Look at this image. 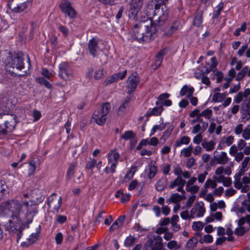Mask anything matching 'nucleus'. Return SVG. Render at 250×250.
<instances>
[{
	"label": "nucleus",
	"instance_id": "nucleus-1",
	"mask_svg": "<svg viewBox=\"0 0 250 250\" xmlns=\"http://www.w3.org/2000/svg\"><path fill=\"white\" fill-rule=\"evenodd\" d=\"M168 0H151L149 5L154 7L152 23L159 30L164 29L168 17V9L165 5Z\"/></svg>",
	"mask_w": 250,
	"mask_h": 250
},
{
	"label": "nucleus",
	"instance_id": "nucleus-2",
	"mask_svg": "<svg viewBox=\"0 0 250 250\" xmlns=\"http://www.w3.org/2000/svg\"><path fill=\"white\" fill-rule=\"evenodd\" d=\"M23 204L17 199H8L0 204V216L19 218L23 212Z\"/></svg>",
	"mask_w": 250,
	"mask_h": 250
},
{
	"label": "nucleus",
	"instance_id": "nucleus-3",
	"mask_svg": "<svg viewBox=\"0 0 250 250\" xmlns=\"http://www.w3.org/2000/svg\"><path fill=\"white\" fill-rule=\"evenodd\" d=\"M28 63V70L31 67L29 56L21 52L15 53L11 56V61L6 64L7 68H16L21 70L25 68V60Z\"/></svg>",
	"mask_w": 250,
	"mask_h": 250
},
{
	"label": "nucleus",
	"instance_id": "nucleus-4",
	"mask_svg": "<svg viewBox=\"0 0 250 250\" xmlns=\"http://www.w3.org/2000/svg\"><path fill=\"white\" fill-rule=\"evenodd\" d=\"M41 193L40 190L34 189L32 191L31 195L36 200L32 201L30 205L29 202L27 201L23 202L22 203L23 207L24 206L26 208V217L30 215L34 216L38 212V205L40 203L42 202L44 199V197Z\"/></svg>",
	"mask_w": 250,
	"mask_h": 250
},
{
	"label": "nucleus",
	"instance_id": "nucleus-5",
	"mask_svg": "<svg viewBox=\"0 0 250 250\" xmlns=\"http://www.w3.org/2000/svg\"><path fill=\"white\" fill-rule=\"evenodd\" d=\"M5 229L10 235H16L17 242L22 235V231L24 229V225L21 217L10 219L5 224Z\"/></svg>",
	"mask_w": 250,
	"mask_h": 250
},
{
	"label": "nucleus",
	"instance_id": "nucleus-6",
	"mask_svg": "<svg viewBox=\"0 0 250 250\" xmlns=\"http://www.w3.org/2000/svg\"><path fill=\"white\" fill-rule=\"evenodd\" d=\"M111 108L109 103L105 102L101 104L100 108L93 113L92 118L99 125H103L106 121V116Z\"/></svg>",
	"mask_w": 250,
	"mask_h": 250
},
{
	"label": "nucleus",
	"instance_id": "nucleus-7",
	"mask_svg": "<svg viewBox=\"0 0 250 250\" xmlns=\"http://www.w3.org/2000/svg\"><path fill=\"white\" fill-rule=\"evenodd\" d=\"M152 21H139L134 24L132 27V36L136 40L140 39L143 33H145L148 30V27L151 25Z\"/></svg>",
	"mask_w": 250,
	"mask_h": 250
},
{
	"label": "nucleus",
	"instance_id": "nucleus-8",
	"mask_svg": "<svg viewBox=\"0 0 250 250\" xmlns=\"http://www.w3.org/2000/svg\"><path fill=\"white\" fill-rule=\"evenodd\" d=\"M120 157L119 153L116 150H112L108 154V163L110 164L109 167H106L104 171L108 174L109 173H114L116 171V168L118 164V160Z\"/></svg>",
	"mask_w": 250,
	"mask_h": 250
},
{
	"label": "nucleus",
	"instance_id": "nucleus-9",
	"mask_svg": "<svg viewBox=\"0 0 250 250\" xmlns=\"http://www.w3.org/2000/svg\"><path fill=\"white\" fill-rule=\"evenodd\" d=\"M159 31L160 30L153 23H151V25L148 27V30L145 33H143L141 35L142 37L140 39H137V41L140 43L148 42L155 38Z\"/></svg>",
	"mask_w": 250,
	"mask_h": 250
},
{
	"label": "nucleus",
	"instance_id": "nucleus-10",
	"mask_svg": "<svg viewBox=\"0 0 250 250\" xmlns=\"http://www.w3.org/2000/svg\"><path fill=\"white\" fill-rule=\"evenodd\" d=\"M99 39L95 37L90 39L87 43V48L86 50L92 58H95L98 56L99 52L101 48L99 45Z\"/></svg>",
	"mask_w": 250,
	"mask_h": 250
},
{
	"label": "nucleus",
	"instance_id": "nucleus-11",
	"mask_svg": "<svg viewBox=\"0 0 250 250\" xmlns=\"http://www.w3.org/2000/svg\"><path fill=\"white\" fill-rule=\"evenodd\" d=\"M61 11L71 19L75 18L77 16V12L72 7L70 2L68 0H63L60 5Z\"/></svg>",
	"mask_w": 250,
	"mask_h": 250
},
{
	"label": "nucleus",
	"instance_id": "nucleus-12",
	"mask_svg": "<svg viewBox=\"0 0 250 250\" xmlns=\"http://www.w3.org/2000/svg\"><path fill=\"white\" fill-rule=\"evenodd\" d=\"M59 76L62 79L67 81L72 77V71L71 66L66 62H62L59 66Z\"/></svg>",
	"mask_w": 250,
	"mask_h": 250
},
{
	"label": "nucleus",
	"instance_id": "nucleus-13",
	"mask_svg": "<svg viewBox=\"0 0 250 250\" xmlns=\"http://www.w3.org/2000/svg\"><path fill=\"white\" fill-rule=\"evenodd\" d=\"M143 0H131L129 3V9L128 16L129 18H134L143 6Z\"/></svg>",
	"mask_w": 250,
	"mask_h": 250
},
{
	"label": "nucleus",
	"instance_id": "nucleus-14",
	"mask_svg": "<svg viewBox=\"0 0 250 250\" xmlns=\"http://www.w3.org/2000/svg\"><path fill=\"white\" fill-rule=\"evenodd\" d=\"M139 78L137 76V74L134 75L132 74L129 76L127 80V85L126 86L128 91L127 93L130 94L133 93L139 83Z\"/></svg>",
	"mask_w": 250,
	"mask_h": 250
},
{
	"label": "nucleus",
	"instance_id": "nucleus-15",
	"mask_svg": "<svg viewBox=\"0 0 250 250\" xmlns=\"http://www.w3.org/2000/svg\"><path fill=\"white\" fill-rule=\"evenodd\" d=\"M32 3V0H22L18 3L17 5L11 8L10 10L15 13H21L25 10Z\"/></svg>",
	"mask_w": 250,
	"mask_h": 250
},
{
	"label": "nucleus",
	"instance_id": "nucleus-16",
	"mask_svg": "<svg viewBox=\"0 0 250 250\" xmlns=\"http://www.w3.org/2000/svg\"><path fill=\"white\" fill-rule=\"evenodd\" d=\"M156 106L153 108L149 109L146 112L145 116L147 118L146 120V121H148L149 118L152 116H158L162 114L164 110L163 107H162L161 104H159L158 102H156Z\"/></svg>",
	"mask_w": 250,
	"mask_h": 250
},
{
	"label": "nucleus",
	"instance_id": "nucleus-17",
	"mask_svg": "<svg viewBox=\"0 0 250 250\" xmlns=\"http://www.w3.org/2000/svg\"><path fill=\"white\" fill-rule=\"evenodd\" d=\"M17 116L15 114H11L9 118L5 121L4 127L7 129L8 133L12 132L15 129L17 123Z\"/></svg>",
	"mask_w": 250,
	"mask_h": 250
},
{
	"label": "nucleus",
	"instance_id": "nucleus-18",
	"mask_svg": "<svg viewBox=\"0 0 250 250\" xmlns=\"http://www.w3.org/2000/svg\"><path fill=\"white\" fill-rule=\"evenodd\" d=\"M169 96L170 94L167 93L161 94L158 97V100L156 102H158L159 104H161L163 107L164 106H170L172 104V101L167 99Z\"/></svg>",
	"mask_w": 250,
	"mask_h": 250
},
{
	"label": "nucleus",
	"instance_id": "nucleus-19",
	"mask_svg": "<svg viewBox=\"0 0 250 250\" xmlns=\"http://www.w3.org/2000/svg\"><path fill=\"white\" fill-rule=\"evenodd\" d=\"M168 179L166 177H162L155 184V188L158 191H163L167 187Z\"/></svg>",
	"mask_w": 250,
	"mask_h": 250
},
{
	"label": "nucleus",
	"instance_id": "nucleus-20",
	"mask_svg": "<svg viewBox=\"0 0 250 250\" xmlns=\"http://www.w3.org/2000/svg\"><path fill=\"white\" fill-rule=\"evenodd\" d=\"M194 88L192 86L184 85L180 91L181 96H186L187 98H190L193 94Z\"/></svg>",
	"mask_w": 250,
	"mask_h": 250
},
{
	"label": "nucleus",
	"instance_id": "nucleus-21",
	"mask_svg": "<svg viewBox=\"0 0 250 250\" xmlns=\"http://www.w3.org/2000/svg\"><path fill=\"white\" fill-rule=\"evenodd\" d=\"M203 12L202 10H198L196 12L192 22V24L194 26L197 27H199L201 26L203 22Z\"/></svg>",
	"mask_w": 250,
	"mask_h": 250
},
{
	"label": "nucleus",
	"instance_id": "nucleus-22",
	"mask_svg": "<svg viewBox=\"0 0 250 250\" xmlns=\"http://www.w3.org/2000/svg\"><path fill=\"white\" fill-rule=\"evenodd\" d=\"M177 31H178V29L172 24L170 27H168L167 22H166V27L164 29L160 30L159 32H163V36L169 37L173 35Z\"/></svg>",
	"mask_w": 250,
	"mask_h": 250
},
{
	"label": "nucleus",
	"instance_id": "nucleus-23",
	"mask_svg": "<svg viewBox=\"0 0 250 250\" xmlns=\"http://www.w3.org/2000/svg\"><path fill=\"white\" fill-rule=\"evenodd\" d=\"M168 49L167 48H165L162 50H161L157 54L156 58V59L155 60V63L156 65L158 67L160 66L163 60L164 56L166 55L167 53Z\"/></svg>",
	"mask_w": 250,
	"mask_h": 250
},
{
	"label": "nucleus",
	"instance_id": "nucleus-24",
	"mask_svg": "<svg viewBox=\"0 0 250 250\" xmlns=\"http://www.w3.org/2000/svg\"><path fill=\"white\" fill-rule=\"evenodd\" d=\"M168 49L167 48H165L162 50H161L157 54L156 58V59L155 60V63L156 65L158 67L160 66L163 60L164 56L166 55L167 53Z\"/></svg>",
	"mask_w": 250,
	"mask_h": 250
},
{
	"label": "nucleus",
	"instance_id": "nucleus-25",
	"mask_svg": "<svg viewBox=\"0 0 250 250\" xmlns=\"http://www.w3.org/2000/svg\"><path fill=\"white\" fill-rule=\"evenodd\" d=\"M168 49L167 48H165L162 50H161L157 54L156 58V59L155 60V63L156 65L158 67L160 66L163 60L164 56L166 55L167 53Z\"/></svg>",
	"mask_w": 250,
	"mask_h": 250
},
{
	"label": "nucleus",
	"instance_id": "nucleus-26",
	"mask_svg": "<svg viewBox=\"0 0 250 250\" xmlns=\"http://www.w3.org/2000/svg\"><path fill=\"white\" fill-rule=\"evenodd\" d=\"M168 49L167 48H165L162 50H161L157 54L156 58V59L155 60V63L156 65L158 67L160 66L163 60L164 56L166 55L167 53Z\"/></svg>",
	"mask_w": 250,
	"mask_h": 250
},
{
	"label": "nucleus",
	"instance_id": "nucleus-27",
	"mask_svg": "<svg viewBox=\"0 0 250 250\" xmlns=\"http://www.w3.org/2000/svg\"><path fill=\"white\" fill-rule=\"evenodd\" d=\"M214 159H215L218 164L221 165H225L229 161V158L225 152H222L220 154H219L218 156H214Z\"/></svg>",
	"mask_w": 250,
	"mask_h": 250
},
{
	"label": "nucleus",
	"instance_id": "nucleus-28",
	"mask_svg": "<svg viewBox=\"0 0 250 250\" xmlns=\"http://www.w3.org/2000/svg\"><path fill=\"white\" fill-rule=\"evenodd\" d=\"M190 141V139L188 136H184L182 137L179 140H177L174 144V146L178 147L182 145H188Z\"/></svg>",
	"mask_w": 250,
	"mask_h": 250
},
{
	"label": "nucleus",
	"instance_id": "nucleus-29",
	"mask_svg": "<svg viewBox=\"0 0 250 250\" xmlns=\"http://www.w3.org/2000/svg\"><path fill=\"white\" fill-rule=\"evenodd\" d=\"M185 183L186 181L183 179L181 176H178L174 181L170 183L169 188H173L176 186L182 185V186H184Z\"/></svg>",
	"mask_w": 250,
	"mask_h": 250
},
{
	"label": "nucleus",
	"instance_id": "nucleus-30",
	"mask_svg": "<svg viewBox=\"0 0 250 250\" xmlns=\"http://www.w3.org/2000/svg\"><path fill=\"white\" fill-rule=\"evenodd\" d=\"M36 82L40 83L42 85H44L48 89H51L52 85L47 80H46L44 77H38L36 78Z\"/></svg>",
	"mask_w": 250,
	"mask_h": 250
},
{
	"label": "nucleus",
	"instance_id": "nucleus-31",
	"mask_svg": "<svg viewBox=\"0 0 250 250\" xmlns=\"http://www.w3.org/2000/svg\"><path fill=\"white\" fill-rule=\"evenodd\" d=\"M136 138L135 133L132 130H128L125 131L124 134H123L121 139H124L125 141L130 140L132 139H135Z\"/></svg>",
	"mask_w": 250,
	"mask_h": 250
},
{
	"label": "nucleus",
	"instance_id": "nucleus-32",
	"mask_svg": "<svg viewBox=\"0 0 250 250\" xmlns=\"http://www.w3.org/2000/svg\"><path fill=\"white\" fill-rule=\"evenodd\" d=\"M8 192V187L6 182L0 179V199H2L4 194Z\"/></svg>",
	"mask_w": 250,
	"mask_h": 250
},
{
	"label": "nucleus",
	"instance_id": "nucleus-33",
	"mask_svg": "<svg viewBox=\"0 0 250 250\" xmlns=\"http://www.w3.org/2000/svg\"><path fill=\"white\" fill-rule=\"evenodd\" d=\"M40 231L41 226L39 225L38 228L36 229V232L31 234L27 239V240L30 241L33 244H34L38 240Z\"/></svg>",
	"mask_w": 250,
	"mask_h": 250
},
{
	"label": "nucleus",
	"instance_id": "nucleus-34",
	"mask_svg": "<svg viewBox=\"0 0 250 250\" xmlns=\"http://www.w3.org/2000/svg\"><path fill=\"white\" fill-rule=\"evenodd\" d=\"M201 145L207 151H209L214 149L215 143L212 140L209 142L204 141L202 143Z\"/></svg>",
	"mask_w": 250,
	"mask_h": 250
},
{
	"label": "nucleus",
	"instance_id": "nucleus-35",
	"mask_svg": "<svg viewBox=\"0 0 250 250\" xmlns=\"http://www.w3.org/2000/svg\"><path fill=\"white\" fill-rule=\"evenodd\" d=\"M198 243V239L196 237H193L187 242L186 246L189 249L193 250Z\"/></svg>",
	"mask_w": 250,
	"mask_h": 250
},
{
	"label": "nucleus",
	"instance_id": "nucleus-36",
	"mask_svg": "<svg viewBox=\"0 0 250 250\" xmlns=\"http://www.w3.org/2000/svg\"><path fill=\"white\" fill-rule=\"evenodd\" d=\"M76 163L71 164L66 173V178L68 180L70 179L74 175L75 173V167Z\"/></svg>",
	"mask_w": 250,
	"mask_h": 250
},
{
	"label": "nucleus",
	"instance_id": "nucleus-37",
	"mask_svg": "<svg viewBox=\"0 0 250 250\" xmlns=\"http://www.w3.org/2000/svg\"><path fill=\"white\" fill-rule=\"evenodd\" d=\"M157 167L155 165H150L149 167V171L148 173V177L151 179L155 177L157 172Z\"/></svg>",
	"mask_w": 250,
	"mask_h": 250
},
{
	"label": "nucleus",
	"instance_id": "nucleus-38",
	"mask_svg": "<svg viewBox=\"0 0 250 250\" xmlns=\"http://www.w3.org/2000/svg\"><path fill=\"white\" fill-rule=\"evenodd\" d=\"M167 123H165L162 124L161 125H155L153 126L152 129H151L150 133V136H152L155 134V133L156 132L157 130H160L162 131L164 130L166 127Z\"/></svg>",
	"mask_w": 250,
	"mask_h": 250
},
{
	"label": "nucleus",
	"instance_id": "nucleus-39",
	"mask_svg": "<svg viewBox=\"0 0 250 250\" xmlns=\"http://www.w3.org/2000/svg\"><path fill=\"white\" fill-rule=\"evenodd\" d=\"M136 238L131 235L127 236L124 242V246L125 247H130L135 243Z\"/></svg>",
	"mask_w": 250,
	"mask_h": 250
},
{
	"label": "nucleus",
	"instance_id": "nucleus-40",
	"mask_svg": "<svg viewBox=\"0 0 250 250\" xmlns=\"http://www.w3.org/2000/svg\"><path fill=\"white\" fill-rule=\"evenodd\" d=\"M174 127V126L172 125L168 126L167 130L164 132L161 139H163L165 141H166L170 136Z\"/></svg>",
	"mask_w": 250,
	"mask_h": 250
},
{
	"label": "nucleus",
	"instance_id": "nucleus-41",
	"mask_svg": "<svg viewBox=\"0 0 250 250\" xmlns=\"http://www.w3.org/2000/svg\"><path fill=\"white\" fill-rule=\"evenodd\" d=\"M224 3L220 2L216 7L217 9L215 10L213 12L212 18L217 19L220 15L221 11L223 9Z\"/></svg>",
	"mask_w": 250,
	"mask_h": 250
},
{
	"label": "nucleus",
	"instance_id": "nucleus-42",
	"mask_svg": "<svg viewBox=\"0 0 250 250\" xmlns=\"http://www.w3.org/2000/svg\"><path fill=\"white\" fill-rule=\"evenodd\" d=\"M241 109L250 116V98L243 103Z\"/></svg>",
	"mask_w": 250,
	"mask_h": 250
},
{
	"label": "nucleus",
	"instance_id": "nucleus-43",
	"mask_svg": "<svg viewBox=\"0 0 250 250\" xmlns=\"http://www.w3.org/2000/svg\"><path fill=\"white\" fill-rule=\"evenodd\" d=\"M193 150V147L191 145L189 146L187 148H184L181 150V153L185 157H189Z\"/></svg>",
	"mask_w": 250,
	"mask_h": 250
},
{
	"label": "nucleus",
	"instance_id": "nucleus-44",
	"mask_svg": "<svg viewBox=\"0 0 250 250\" xmlns=\"http://www.w3.org/2000/svg\"><path fill=\"white\" fill-rule=\"evenodd\" d=\"M137 170V167H132L126 173L125 178H128L129 180L131 179Z\"/></svg>",
	"mask_w": 250,
	"mask_h": 250
},
{
	"label": "nucleus",
	"instance_id": "nucleus-45",
	"mask_svg": "<svg viewBox=\"0 0 250 250\" xmlns=\"http://www.w3.org/2000/svg\"><path fill=\"white\" fill-rule=\"evenodd\" d=\"M212 115V110L208 108L204 110L200 114V116L204 117L205 118L207 119H209L210 117Z\"/></svg>",
	"mask_w": 250,
	"mask_h": 250
},
{
	"label": "nucleus",
	"instance_id": "nucleus-46",
	"mask_svg": "<svg viewBox=\"0 0 250 250\" xmlns=\"http://www.w3.org/2000/svg\"><path fill=\"white\" fill-rule=\"evenodd\" d=\"M225 96L224 94L217 93L213 96L212 99L215 102H220L225 98Z\"/></svg>",
	"mask_w": 250,
	"mask_h": 250
},
{
	"label": "nucleus",
	"instance_id": "nucleus-47",
	"mask_svg": "<svg viewBox=\"0 0 250 250\" xmlns=\"http://www.w3.org/2000/svg\"><path fill=\"white\" fill-rule=\"evenodd\" d=\"M204 224L202 222L200 221L198 222H194L192 224V228L193 230L199 231L202 230L203 228Z\"/></svg>",
	"mask_w": 250,
	"mask_h": 250
},
{
	"label": "nucleus",
	"instance_id": "nucleus-48",
	"mask_svg": "<svg viewBox=\"0 0 250 250\" xmlns=\"http://www.w3.org/2000/svg\"><path fill=\"white\" fill-rule=\"evenodd\" d=\"M182 199V196L177 193L172 194L169 198L170 201L174 203L180 202Z\"/></svg>",
	"mask_w": 250,
	"mask_h": 250
},
{
	"label": "nucleus",
	"instance_id": "nucleus-49",
	"mask_svg": "<svg viewBox=\"0 0 250 250\" xmlns=\"http://www.w3.org/2000/svg\"><path fill=\"white\" fill-rule=\"evenodd\" d=\"M167 248L170 249H175V250L180 249L181 246L177 244V243L175 240H172L169 241L167 245Z\"/></svg>",
	"mask_w": 250,
	"mask_h": 250
},
{
	"label": "nucleus",
	"instance_id": "nucleus-50",
	"mask_svg": "<svg viewBox=\"0 0 250 250\" xmlns=\"http://www.w3.org/2000/svg\"><path fill=\"white\" fill-rule=\"evenodd\" d=\"M201 204H202L201 206L199 205V204H197V205L198 208L197 211H198V213L196 215L197 217L203 216L205 212V208H204L203 202H201Z\"/></svg>",
	"mask_w": 250,
	"mask_h": 250
},
{
	"label": "nucleus",
	"instance_id": "nucleus-51",
	"mask_svg": "<svg viewBox=\"0 0 250 250\" xmlns=\"http://www.w3.org/2000/svg\"><path fill=\"white\" fill-rule=\"evenodd\" d=\"M234 140L233 136L230 135L228 137H224L222 139V144H226L227 146H229L233 143Z\"/></svg>",
	"mask_w": 250,
	"mask_h": 250
},
{
	"label": "nucleus",
	"instance_id": "nucleus-52",
	"mask_svg": "<svg viewBox=\"0 0 250 250\" xmlns=\"http://www.w3.org/2000/svg\"><path fill=\"white\" fill-rule=\"evenodd\" d=\"M58 28L59 31L63 34L64 37H66L68 36L69 34V30L66 26L60 24L59 25Z\"/></svg>",
	"mask_w": 250,
	"mask_h": 250
},
{
	"label": "nucleus",
	"instance_id": "nucleus-53",
	"mask_svg": "<svg viewBox=\"0 0 250 250\" xmlns=\"http://www.w3.org/2000/svg\"><path fill=\"white\" fill-rule=\"evenodd\" d=\"M204 186L206 188L209 187H211L212 188H214L217 187V184L215 181H213L211 179H208L206 181Z\"/></svg>",
	"mask_w": 250,
	"mask_h": 250
},
{
	"label": "nucleus",
	"instance_id": "nucleus-54",
	"mask_svg": "<svg viewBox=\"0 0 250 250\" xmlns=\"http://www.w3.org/2000/svg\"><path fill=\"white\" fill-rule=\"evenodd\" d=\"M127 73L126 70L124 71L123 72H119L117 73H115L113 74L114 77L115 78V81H117L119 79L123 80L124 79Z\"/></svg>",
	"mask_w": 250,
	"mask_h": 250
},
{
	"label": "nucleus",
	"instance_id": "nucleus-55",
	"mask_svg": "<svg viewBox=\"0 0 250 250\" xmlns=\"http://www.w3.org/2000/svg\"><path fill=\"white\" fill-rule=\"evenodd\" d=\"M125 215H121L113 223H117V225L116 226V228H119L120 227H121L122 224H123L125 219Z\"/></svg>",
	"mask_w": 250,
	"mask_h": 250
},
{
	"label": "nucleus",
	"instance_id": "nucleus-56",
	"mask_svg": "<svg viewBox=\"0 0 250 250\" xmlns=\"http://www.w3.org/2000/svg\"><path fill=\"white\" fill-rule=\"evenodd\" d=\"M163 244L161 241H156L154 244L151 246V250H162Z\"/></svg>",
	"mask_w": 250,
	"mask_h": 250
},
{
	"label": "nucleus",
	"instance_id": "nucleus-57",
	"mask_svg": "<svg viewBox=\"0 0 250 250\" xmlns=\"http://www.w3.org/2000/svg\"><path fill=\"white\" fill-rule=\"evenodd\" d=\"M36 162L34 160L31 161L29 163V167L28 169L29 170V175H31L32 174H33L36 169Z\"/></svg>",
	"mask_w": 250,
	"mask_h": 250
},
{
	"label": "nucleus",
	"instance_id": "nucleus-58",
	"mask_svg": "<svg viewBox=\"0 0 250 250\" xmlns=\"http://www.w3.org/2000/svg\"><path fill=\"white\" fill-rule=\"evenodd\" d=\"M8 133L6 127H4V123L3 125H0V138L7 135Z\"/></svg>",
	"mask_w": 250,
	"mask_h": 250
},
{
	"label": "nucleus",
	"instance_id": "nucleus-59",
	"mask_svg": "<svg viewBox=\"0 0 250 250\" xmlns=\"http://www.w3.org/2000/svg\"><path fill=\"white\" fill-rule=\"evenodd\" d=\"M245 232L246 230L244 227H239L234 231L235 234L238 236H242Z\"/></svg>",
	"mask_w": 250,
	"mask_h": 250
},
{
	"label": "nucleus",
	"instance_id": "nucleus-60",
	"mask_svg": "<svg viewBox=\"0 0 250 250\" xmlns=\"http://www.w3.org/2000/svg\"><path fill=\"white\" fill-rule=\"evenodd\" d=\"M139 185V183L137 180H133L129 184L128 189L129 190H132L134 189L137 186Z\"/></svg>",
	"mask_w": 250,
	"mask_h": 250
},
{
	"label": "nucleus",
	"instance_id": "nucleus-61",
	"mask_svg": "<svg viewBox=\"0 0 250 250\" xmlns=\"http://www.w3.org/2000/svg\"><path fill=\"white\" fill-rule=\"evenodd\" d=\"M96 161L94 159H92L91 160L90 162H87L85 168L87 169H91L92 170L93 168L94 167L95 164H96Z\"/></svg>",
	"mask_w": 250,
	"mask_h": 250
},
{
	"label": "nucleus",
	"instance_id": "nucleus-62",
	"mask_svg": "<svg viewBox=\"0 0 250 250\" xmlns=\"http://www.w3.org/2000/svg\"><path fill=\"white\" fill-rule=\"evenodd\" d=\"M116 82L115 80V78L113 75H111L109 77L107 78L105 81L104 82L103 84L104 86H106L108 84H110L114 82Z\"/></svg>",
	"mask_w": 250,
	"mask_h": 250
},
{
	"label": "nucleus",
	"instance_id": "nucleus-63",
	"mask_svg": "<svg viewBox=\"0 0 250 250\" xmlns=\"http://www.w3.org/2000/svg\"><path fill=\"white\" fill-rule=\"evenodd\" d=\"M200 107H198L196 108V109H195L194 110H193V111H192L189 113V117L191 118H194L195 117H197V116H199V115L200 114Z\"/></svg>",
	"mask_w": 250,
	"mask_h": 250
},
{
	"label": "nucleus",
	"instance_id": "nucleus-64",
	"mask_svg": "<svg viewBox=\"0 0 250 250\" xmlns=\"http://www.w3.org/2000/svg\"><path fill=\"white\" fill-rule=\"evenodd\" d=\"M242 137L246 140L250 138V129L249 128L244 129L243 131Z\"/></svg>",
	"mask_w": 250,
	"mask_h": 250
}]
</instances>
